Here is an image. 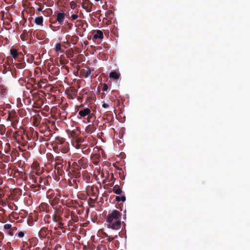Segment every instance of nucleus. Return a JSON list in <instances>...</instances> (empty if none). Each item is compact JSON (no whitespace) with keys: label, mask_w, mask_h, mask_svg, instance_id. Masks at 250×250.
I'll use <instances>...</instances> for the list:
<instances>
[{"label":"nucleus","mask_w":250,"mask_h":250,"mask_svg":"<svg viewBox=\"0 0 250 250\" xmlns=\"http://www.w3.org/2000/svg\"><path fill=\"white\" fill-rule=\"evenodd\" d=\"M122 214L117 210L112 211L106 217V222L109 228L119 230L121 228Z\"/></svg>","instance_id":"nucleus-1"},{"label":"nucleus","mask_w":250,"mask_h":250,"mask_svg":"<svg viewBox=\"0 0 250 250\" xmlns=\"http://www.w3.org/2000/svg\"><path fill=\"white\" fill-rule=\"evenodd\" d=\"M69 166V165L68 166ZM69 167H67L66 165H55V169L54 171V179L55 180H59L60 179V176H62L64 174V170L68 169Z\"/></svg>","instance_id":"nucleus-2"},{"label":"nucleus","mask_w":250,"mask_h":250,"mask_svg":"<svg viewBox=\"0 0 250 250\" xmlns=\"http://www.w3.org/2000/svg\"><path fill=\"white\" fill-rule=\"evenodd\" d=\"M36 175H30V178L33 179L34 182L38 186V188H42L43 189L46 180L40 175V172L36 171Z\"/></svg>","instance_id":"nucleus-3"},{"label":"nucleus","mask_w":250,"mask_h":250,"mask_svg":"<svg viewBox=\"0 0 250 250\" xmlns=\"http://www.w3.org/2000/svg\"><path fill=\"white\" fill-rule=\"evenodd\" d=\"M10 54L18 62H22L24 60V56L21 52H19L16 48H12L10 50Z\"/></svg>","instance_id":"nucleus-4"},{"label":"nucleus","mask_w":250,"mask_h":250,"mask_svg":"<svg viewBox=\"0 0 250 250\" xmlns=\"http://www.w3.org/2000/svg\"><path fill=\"white\" fill-rule=\"evenodd\" d=\"M99 189L97 187L91 186L87 189V194L93 198V200H97Z\"/></svg>","instance_id":"nucleus-5"},{"label":"nucleus","mask_w":250,"mask_h":250,"mask_svg":"<svg viewBox=\"0 0 250 250\" xmlns=\"http://www.w3.org/2000/svg\"><path fill=\"white\" fill-rule=\"evenodd\" d=\"M43 127H45L43 134L44 141H47L50 140L55 133H52L51 130L46 125H44Z\"/></svg>","instance_id":"nucleus-6"},{"label":"nucleus","mask_w":250,"mask_h":250,"mask_svg":"<svg viewBox=\"0 0 250 250\" xmlns=\"http://www.w3.org/2000/svg\"><path fill=\"white\" fill-rule=\"evenodd\" d=\"M87 159L83 157L78 160V163L74 162L72 164L73 168H77L81 169L86 165Z\"/></svg>","instance_id":"nucleus-7"},{"label":"nucleus","mask_w":250,"mask_h":250,"mask_svg":"<svg viewBox=\"0 0 250 250\" xmlns=\"http://www.w3.org/2000/svg\"><path fill=\"white\" fill-rule=\"evenodd\" d=\"M82 7L87 12H90L93 6V3L89 0H82Z\"/></svg>","instance_id":"nucleus-8"},{"label":"nucleus","mask_w":250,"mask_h":250,"mask_svg":"<svg viewBox=\"0 0 250 250\" xmlns=\"http://www.w3.org/2000/svg\"><path fill=\"white\" fill-rule=\"evenodd\" d=\"M58 149L63 153H66L69 150V144L67 142L64 143L62 145L57 146Z\"/></svg>","instance_id":"nucleus-9"},{"label":"nucleus","mask_w":250,"mask_h":250,"mask_svg":"<svg viewBox=\"0 0 250 250\" xmlns=\"http://www.w3.org/2000/svg\"><path fill=\"white\" fill-rule=\"evenodd\" d=\"M91 159L92 163L97 165L99 163L101 159V155L99 153H95L92 154L91 156Z\"/></svg>","instance_id":"nucleus-10"},{"label":"nucleus","mask_w":250,"mask_h":250,"mask_svg":"<svg viewBox=\"0 0 250 250\" xmlns=\"http://www.w3.org/2000/svg\"><path fill=\"white\" fill-rule=\"evenodd\" d=\"M94 70L87 68L86 69H82L80 71L81 74L84 78H87L91 75V73Z\"/></svg>","instance_id":"nucleus-11"},{"label":"nucleus","mask_w":250,"mask_h":250,"mask_svg":"<svg viewBox=\"0 0 250 250\" xmlns=\"http://www.w3.org/2000/svg\"><path fill=\"white\" fill-rule=\"evenodd\" d=\"M7 88L3 85H0V98L1 99L6 98Z\"/></svg>","instance_id":"nucleus-12"},{"label":"nucleus","mask_w":250,"mask_h":250,"mask_svg":"<svg viewBox=\"0 0 250 250\" xmlns=\"http://www.w3.org/2000/svg\"><path fill=\"white\" fill-rule=\"evenodd\" d=\"M65 14L64 12H59L57 14V21L59 23L62 24L65 18Z\"/></svg>","instance_id":"nucleus-13"},{"label":"nucleus","mask_w":250,"mask_h":250,"mask_svg":"<svg viewBox=\"0 0 250 250\" xmlns=\"http://www.w3.org/2000/svg\"><path fill=\"white\" fill-rule=\"evenodd\" d=\"M104 38L103 33L100 30H97L93 32V39H102Z\"/></svg>","instance_id":"nucleus-14"},{"label":"nucleus","mask_w":250,"mask_h":250,"mask_svg":"<svg viewBox=\"0 0 250 250\" xmlns=\"http://www.w3.org/2000/svg\"><path fill=\"white\" fill-rule=\"evenodd\" d=\"M91 113V110L88 108H84L83 110H80L79 111V115L81 117H85Z\"/></svg>","instance_id":"nucleus-15"},{"label":"nucleus","mask_w":250,"mask_h":250,"mask_svg":"<svg viewBox=\"0 0 250 250\" xmlns=\"http://www.w3.org/2000/svg\"><path fill=\"white\" fill-rule=\"evenodd\" d=\"M53 142L56 144L57 146L62 145L63 144H64V143H66L64 138L59 136L55 137V140L53 141Z\"/></svg>","instance_id":"nucleus-16"},{"label":"nucleus","mask_w":250,"mask_h":250,"mask_svg":"<svg viewBox=\"0 0 250 250\" xmlns=\"http://www.w3.org/2000/svg\"><path fill=\"white\" fill-rule=\"evenodd\" d=\"M73 170H72L71 174L72 177H75V178H78L80 177L81 174L80 170V168H73Z\"/></svg>","instance_id":"nucleus-17"},{"label":"nucleus","mask_w":250,"mask_h":250,"mask_svg":"<svg viewBox=\"0 0 250 250\" xmlns=\"http://www.w3.org/2000/svg\"><path fill=\"white\" fill-rule=\"evenodd\" d=\"M59 164L66 165V162L64 161L61 156H56L55 158V165Z\"/></svg>","instance_id":"nucleus-18"},{"label":"nucleus","mask_w":250,"mask_h":250,"mask_svg":"<svg viewBox=\"0 0 250 250\" xmlns=\"http://www.w3.org/2000/svg\"><path fill=\"white\" fill-rule=\"evenodd\" d=\"M49 71L51 72V74L54 76H58L60 73V69L59 67L53 66L51 68H49Z\"/></svg>","instance_id":"nucleus-19"},{"label":"nucleus","mask_w":250,"mask_h":250,"mask_svg":"<svg viewBox=\"0 0 250 250\" xmlns=\"http://www.w3.org/2000/svg\"><path fill=\"white\" fill-rule=\"evenodd\" d=\"M48 229L46 228H42L39 232V235L41 238H44L47 234Z\"/></svg>","instance_id":"nucleus-20"},{"label":"nucleus","mask_w":250,"mask_h":250,"mask_svg":"<svg viewBox=\"0 0 250 250\" xmlns=\"http://www.w3.org/2000/svg\"><path fill=\"white\" fill-rule=\"evenodd\" d=\"M52 219L54 222L59 223L61 225H63L62 223V218L59 215L55 214L52 216Z\"/></svg>","instance_id":"nucleus-21"},{"label":"nucleus","mask_w":250,"mask_h":250,"mask_svg":"<svg viewBox=\"0 0 250 250\" xmlns=\"http://www.w3.org/2000/svg\"><path fill=\"white\" fill-rule=\"evenodd\" d=\"M18 63H15L14 65L18 69H23L26 66L25 62L23 61L22 62H18Z\"/></svg>","instance_id":"nucleus-22"},{"label":"nucleus","mask_w":250,"mask_h":250,"mask_svg":"<svg viewBox=\"0 0 250 250\" xmlns=\"http://www.w3.org/2000/svg\"><path fill=\"white\" fill-rule=\"evenodd\" d=\"M76 27L80 29H85L84 26V22L81 20H77L75 22Z\"/></svg>","instance_id":"nucleus-23"},{"label":"nucleus","mask_w":250,"mask_h":250,"mask_svg":"<svg viewBox=\"0 0 250 250\" xmlns=\"http://www.w3.org/2000/svg\"><path fill=\"white\" fill-rule=\"evenodd\" d=\"M30 147V145H28L27 143H23L21 145V146L19 147V149L20 151L23 152L26 150V149H29Z\"/></svg>","instance_id":"nucleus-24"},{"label":"nucleus","mask_w":250,"mask_h":250,"mask_svg":"<svg viewBox=\"0 0 250 250\" xmlns=\"http://www.w3.org/2000/svg\"><path fill=\"white\" fill-rule=\"evenodd\" d=\"M113 191L114 193L119 195L122 193V190L121 188L118 187V185H115L113 188Z\"/></svg>","instance_id":"nucleus-25"},{"label":"nucleus","mask_w":250,"mask_h":250,"mask_svg":"<svg viewBox=\"0 0 250 250\" xmlns=\"http://www.w3.org/2000/svg\"><path fill=\"white\" fill-rule=\"evenodd\" d=\"M120 77V74L116 71H112L109 74V77L114 79H118Z\"/></svg>","instance_id":"nucleus-26"},{"label":"nucleus","mask_w":250,"mask_h":250,"mask_svg":"<svg viewBox=\"0 0 250 250\" xmlns=\"http://www.w3.org/2000/svg\"><path fill=\"white\" fill-rule=\"evenodd\" d=\"M35 22L36 24L40 25H43V18L42 17H38L36 18L35 20Z\"/></svg>","instance_id":"nucleus-27"},{"label":"nucleus","mask_w":250,"mask_h":250,"mask_svg":"<svg viewBox=\"0 0 250 250\" xmlns=\"http://www.w3.org/2000/svg\"><path fill=\"white\" fill-rule=\"evenodd\" d=\"M78 148H81L82 152L83 154H87L89 152V148H87V147H85L83 146H81L80 147H78Z\"/></svg>","instance_id":"nucleus-28"},{"label":"nucleus","mask_w":250,"mask_h":250,"mask_svg":"<svg viewBox=\"0 0 250 250\" xmlns=\"http://www.w3.org/2000/svg\"><path fill=\"white\" fill-rule=\"evenodd\" d=\"M126 198L125 196H116V201L118 202H119L120 201L125 202V201Z\"/></svg>","instance_id":"nucleus-29"},{"label":"nucleus","mask_w":250,"mask_h":250,"mask_svg":"<svg viewBox=\"0 0 250 250\" xmlns=\"http://www.w3.org/2000/svg\"><path fill=\"white\" fill-rule=\"evenodd\" d=\"M76 145L75 146V147L78 148V147H80V146H81V145L79 144V143H81L83 142L82 139L81 138H76Z\"/></svg>","instance_id":"nucleus-30"},{"label":"nucleus","mask_w":250,"mask_h":250,"mask_svg":"<svg viewBox=\"0 0 250 250\" xmlns=\"http://www.w3.org/2000/svg\"><path fill=\"white\" fill-rule=\"evenodd\" d=\"M69 135L73 138H76L78 136V133L75 131H72L70 132Z\"/></svg>","instance_id":"nucleus-31"},{"label":"nucleus","mask_w":250,"mask_h":250,"mask_svg":"<svg viewBox=\"0 0 250 250\" xmlns=\"http://www.w3.org/2000/svg\"><path fill=\"white\" fill-rule=\"evenodd\" d=\"M4 234L0 231V246L2 245V240L4 239Z\"/></svg>","instance_id":"nucleus-32"},{"label":"nucleus","mask_w":250,"mask_h":250,"mask_svg":"<svg viewBox=\"0 0 250 250\" xmlns=\"http://www.w3.org/2000/svg\"><path fill=\"white\" fill-rule=\"evenodd\" d=\"M45 125V124H42V125H41L40 127V132L42 133H43L44 134V130H45V127H43V126Z\"/></svg>","instance_id":"nucleus-33"},{"label":"nucleus","mask_w":250,"mask_h":250,"mask_svg":"<svg viewBox=\"0 0 250 250\" xmlns=\"http://www.w3.org/2000/svg\"><path fill=\"white\" fill-rule=\"evenodd\" d=\"M117 235H116L114 237H111L110 236H108L107 238H106V240L108 241V242H111L112 241V240H113L115 238H117Z\"/></svg>","instance_id":"nucleus-34"},{"label":"nucleus","mask_w":250,"mask_h":250,"mask_svg":"<svg viewBox=\"0 0 250 250\" xmlns=\"http://www.w3.org/2000/svg\"><path fill=\"white\" fill-rule=\"evenodd\" d=\"M12 227V225L10 224H5L3 226L4 229H10Z\"/></svg>","instance_id":"nucleus-35"},{"label":"nucleus","mask_w":250,"mask_h":250,"mask_svg":"<svg viewBox=\"0 0 250 250\" xmlns=\"http://www.w3.org/2000/svg\"><path fill=\"white\" fill-rule=\"evenodd\" d=\"M108 89V85L106 83H104L103 84V88H102V90L103 91H106Z\"/></svg>","instance_id":"nucleus-36"},{"label":"nucleus","mask_w":250,"mask_h":250,"mask_svg":"<svg viewBox=\"0 0 250 250\" xmlns=\"http://www.w3.org/2000/svg\"><path fill=\"white\" fill-rule=\"evenodd\" d=\"M87 129L89 130L88 132H92L94 130V127L92 125H89L87 127Z\"/></svg>","instance_id":"nucleus-37"},{"label":"nucleus","mask_w":250,"mask_h":250,"mask_svg":"<svg viewBox=\"0 0 250 250\" xmlns=\"http://www.w3.org/2000/svg\"><path fill=\"white\" fill-rule=\"evenodd\" d=\"M78 17V16L77 14H73L71 16V19L72 21L75 20L77 19Z\"/></svg>","instance_id":"nucleus-38"},{"label":"nucleus","mask_w":250,"mask_h":250,"mask_svg":"<svg viewBox=\"0 0 250 250\" xmlns=\"http://www.w3.org/2000/svg\"><path fill=\"white\" fill-rule=\"evenodd\" d=\"M71 93L74 96H76L77 95V91L75 89L71 90Z\"/></svg>","instance_id":"nucleus-39"},{"label":"nucleus","mask_w":250,"mask_h":250,"mask_svg":"<svg viewBox=\"0 0 250 250\" xmlns=\"http://www.w3.org/2000/svg\"><path fill=\"white\" fill-rule=\"evenodd\" d=\"M50 28L53 30V31H57L59 29V27H56L54 26H53L52 24L50 25Z\"/></svg>","instance_id":"nucleus-40"},{"label":"nucleus","mask_w":250,"mask_h":250,"mask_svg":"<svg viewBox=\"0 0 250 250\" xmlns=\"http://www.w3.org/2000/svg\"><path fill=\"white\" fill-rule=\"evenodd\" d=\"M24 235V232L23 231H20L18 233V236L20 237H22Z\"/></svg>","instance_id":"nucleus-41"},{"label":"nucleus","mask_w":250,"mask_h":250,"mask_svg":"<svg viewBox=\"0 0 250 250\" xmlns=\"http://www.w3.org/2000/svg\"><path fill=\"white\" fill-rule=\"evenodd\" d=\"M61 46L59 44H58L56 46V50L57 51H60L61 49Z\"/></svg>","instance_id":"nucleus-42"},{"label":"nucleus","mask_w":250,"mask_h":250,"mask_svg":"<svg viewBox=\"0 0 250 250\" xmlns=\"http://www.w3.org/2000/svg\"><path fill=\"white\" fill-rule=\"evenodd\" d=\"M26 37V35H25V32H23L22 34L21 35V39L24 41L25 40L24 39V38Z\"/></svg>","instance_id":"nucleus-43"},{"label":"nucleus","mask_w":250,"mask_h":250,"mask_svg":"<svg viewBox=\"0 0 250 250\" xmlns=\"http://www.w3.org/2000/svg\"><path fill=\"white\" fill-rule=\"evenodd\" d=\"M89 201H90V202H91V203L94 204V203H95L96 202V201H97V200H94H94H93V198H89Z\"/></svg>","instance_id":"nucleus-44"},{"label":"nucleus","mask_w":250,"mask_h":250,"mask_svg":"<svg viewBox=\"0 0 250 250\" xmlns=\"http://www.w3.org/2000/svg\"><path fill=\"white\" fill-rule=\"evenodd\" d=\"M8 233L11 235V236H13V231L11 229H10L9 230L8 232Z\"/></svg>","instance_id":"nucleus-45"},{"label":"nucleus","mask_w":250,"mask_h":250,"mask_svg":"<svg viewBox=\"0 0 250 250\" xmlns=\"http://www.w3.org/2000/svg\"><path fill=\"white\" fill-rule=\"evenodd\" d=\"M103 107L105 108H107L108 107V104L106 103H104L103 104Z\"/></svg>","instance_id":"nucleus-46"},{"label":"nucleus","mask_w":250,"mask_h":250,"mask_svg":"<svg viewBox=\"0 0 250 250\" xmlns=\"http://www.w3.org/2000/svg\"><path fill=\"white\" fill-rule=\"evenodd\" d=\"M30 187L32 188H35L38 187V186L37 185H31Z\"/></svg>","instance_id":"nucleus-47"},{"label":"nucleus","mask_w":250,"mask_h":250,"mask_svg":"<svg viewBox=\"0 0 250 250\" xmlns=\"http://www.w3.org/2000/svg\"><path fill=\"white\" fill-rule=\"evenodd\" d=\"M42 9H43V7L40 6L37 8V11L39 12H41V11H42Z\"/></svg>","instance_id":"nucleus-48"},{"label":"nucleus","mask_w":250,"mask_h":250,"mask_svg":"<svg viewBox=\"0 0 250 250\" xmlns=\"http://www.w3.org/2000/svg\"><path fill=\"white\" fill-rule=\"evenodd\" d=\"M67 25H68V28H69V29H71V27H72V25H72V24L70 23H67Z\"/></svg>","instance_id":"nucleus-49"},{"label":"nucleus","mask_w":250,"mask_h":250,"mask_svg":"<svg viewBox=\"0 0 250 250\" xmlns=\"http://www.w3.org/2000/svg\"><path fill=\"white\" fill-rule=\"evenodd\" d=\"M103 234L104 236V237H105L107 238L108 236V234L105 232H103Z\"/></svg>","instance_id":"nucleus-50"},{"label":"nucleus","mask_w":250,"mask_h":250,"mask_svg":"<svg viewBox=\"0 0 250 250\" xmlns=\"http://www.w3.org/2000/svg\"><path fill=\"white\" fill-rule=\"evenodd\" d=\"M72 38H73V40H75V39L77 38V37L76 36H73Z\"/></svg>","instance_id":"nucleus-51"}]
</instances>
